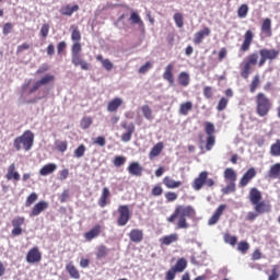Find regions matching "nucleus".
Instances as JSON below:
<instances>
[{
  "label": "nucleus",
  "mask_w": 280,
  "mask_h": 280,
  "mask_svg": "<svg viewBox=\"0 0 280 280\" xmlns=\"http://www.w3.org/2000/svg\"><path fill=\"white\" fill-rule=\"evenodd\" d=\"M279 175H280V163H276L270 167L268 172V176L269 178H279Z\"/></svg>",
  "instance_id": "nucleus-40"
},
{
  "label": "nucleus",
  "mask_w": 280,
  "mask_h": 280,
  "mask_svg": "<svg viewBox=\"0 0 280 280\" xmlns=\"http://www.w3.org/2000/svg\"><path fill=\"white\" fill-rule=\"evenodd\" d=\"M196 215V209L191 206H176L172 215L166 220L170 224H176V229H189L187 218H194Z\"/></svg>",
  "instance_id": "nucleus-1"
},
{
  "label": "nucleus",
  "mask_w": 280,
  "mask_h": 280,
  "mask_svg": "<svg viewBox=\"0 0 280 280\" xmlns=\"http://www.w3.org/2000/svg\"><path fill=\"white\" fill-rule=\"evenodd\" d=\"M192 108H194V103H191L190 101L183 103L179 106V115L187 116L189 115V110H191Z\"/></svg>",
  "instance_id": "nucleus-39"
},
{
  "label": "nucleus",
  "mask_w": 280,
  "mask_h": 280,
  "mask_svg": "<svg viewBox=\"0 0 280 280\" xmlns=\"http://www.w3.org/2000/svg\"><path fill=\"white\" fill-rule=\"evenodd\" d=\"M255 38V33L253 31L248 30L244 34V40L241 45V51H248L250 49V46L253 45V40Z\"/></svg>",
  "instance_id": "nucleus-18"
},
{
  "label": "nucleus",
  "mask_w": 280,
  "mask_h": 280,
  "mask_svg": "<svg viewBox=\"0 0 280 280\" xmlns=\"http://www.w3.org/2000/svg\"><path fill=\"white\" fill-rule=\"evenodd\" d=\"M151 195L155 197L163 196V186H161V184L154 185Z\"/></svg>",
  "instance_id": "nucleus-53"
},
{
  "label": "nucleus",
  "mask_w": 280,
  "mask_h": 280,
  "mask_svg": "<svg viewBox=\"0 0 280 280\" xmlns=\"http://www.w3.org/2000/svg\"><path fill=\"white\" fill-rule=\"evenodd\" d=\"M121 128L127 130V132L121 135V141H124V143H128L135 133V122H130V125H128V122L124 121L121 122Z\"/></svg>",
  "instance_id": "nucleus-15"
},
{
  "label": "nucleus",
  "mask_w": 280,
  "mask_h": 280,
  "mask_svg": "<svg viewBox=\"0 0 280 280\" xmlns=\"http://www.w3.org/2000/svg\"><path fill=\"white\" fill-rule=\"evenodd\" d=\"M259 65V54H250L241 66V75L244 80H248V75L253 72V67Z\"/></svg>",
  "instance_id": "nucleus-5"
},
{
  "label": "nucleus",
  "mask_w": 280,
  "mask_h": 280,
  "mask_svg": "<svg viewBox=\"0 0 280 280\" xmlns=\"http://www.w3.org/2000/svg\"><path fill=\"white\" fill-rule=\"evenodd\" d=\"M223 176L229 183H235L237 180V173L231 167L225 168Z\"/></svg>",
  "instance_id": "nucleus-35"
},
{
  "label": "nucleus",
  "mask_w": 280,
  "mask_h": 280,
  "mask_svg": "<svg viewBox=\"0 0 280 280\" xmlns=\"http://www.w3.org/2000/svg\"><path fill=\"white\" fill-rule=\"evenodd\" d=\"M249 248H250V245L246 241H242L237 245V250H240V253H243V255H246V253H248Z\"/></svg>",
  "instance_id": "nucleus-48"
},
{
  "label": "nucleus",
  "mask_w": 280,
  "mask_h": 280,
  "mask_svg": "<svg viewBox=\"0 0 280 280\" xmlns=\"http://www.w3.org/2000/svg\"><path fill=\"white\" fill-rule=\"evenodd\" d=\"M176 242H178V235L176 233L160 238V243L162 244V246H170Z\"/></svg>",
  "instance_id": "nucleus-29"
},
{
  "label": "nucleus",
  "mask_w": 280,
  "mask_h": 280,
  "mask_svg": "<svg viewBox=\"0 0 280 280\" xmlns=\"http://www.w3.org/2000/svg\"><path fill=\"white\" fill-rule=\"evenodd\" d=\"M86 152V145L80 144L75 150H74V156L75 159H82Z\"/></svg>",
  "instance_id": "nucleus-49"
},
{
  "label": "nucleus",
  "mask_w": 280,
  "mask_h": 280,
  "mask_svg": "<svg viewBox=\"0 0 280 280\" xmlns=\"http://www.w3.org/2000/svg\"><path fill=\"white\" fill-rule=\"evenodd\" d=\"M203 97H206V100H212L213 98V88L205 86L203 88Z\"/></svg>",
  "instance_id": "nucleus-61"
},
{
  "label": "nucleus",
  "mask_w": 280,
  "mask_h": 280,
  "mask_svg": "<svg viewBox=\"0 0 280 280\" xmlns=\"http://www.w3.org/2000/svg\"><path fill=\"white\" fill-rule=\"evenodd\" d=\"M96 60L102 63V67L103 69H105V71H113V69L115 68L113 61L109 59H104L102 55H97Z\"/></svg>",
  "instance_id": "nucleus-33"
},
{
  "label": "nucleus",
  "mask_w": 280,
  "mask_h": 280,
  "mask_svg": "<svg viewBox=\"0 0 280 280\" xmlns=\"http://www.w3.org/2000/svg\"><path fill=\"white\" fill-rule=\"evenodd\" d=\"M260 38H272V20L266 18L260 24Z\"/></svg>",
  "instance_id": "nucleus-11"
},
{
  "label": "nucleus",
  "mask_w": 280,
  "mask_h": 280,
  "mask_svg": "<svg viewBox=\"0 0 280 280\" xmlns=\"http://www.w3.org/2000/svg\"><path fill=\"white\" fill-rule=\"evenodd\" d=\"M226 106H229V98L221 97L217 105V110H219V113H222V110H225Z\"/></svg>",
  "instance_id": "nucleus-50"
},
{
  "label": "nucleus",
  "mask_w": 280,
  "mask_h": 280,
  "mask_svg": "<svg viewBox=\"0 0 280 280\" xmlns=\"http://www.w3.org/2000/svg\"><path fill=\"white\" fill-rule=\"evenodd\" d=\"M70 30H71V40H73L74 43H80V40H82V33H80V28H78V26L75 25H72Z\"/></svg>",
  "instance_id": "nucleus-36"
},
{
  "label": "nucleus",
  "mask_w": 280,
  "mask_h": 280,
  "mask_svg": "<svg viewBox=\"0 0 280 280\" xmlns=\"http://www.w3.org/2000/svg\"><path fill=\"white\" fill-rule=\"evenodd\" d=\"M113 163L115 167H121V165H126V156L124 155L115 156Z\"/></svg>",
  "instance_id": "nucleus-52"
},
{
  "label": "nucleus",
  "mask_w": 280,
  "mask_h": 280,
  "mask_svg": "<svg viewBox=\"0 0 280 280\" xmlns=\"http://www.w3.org/2000/svg\"><path fill=\"white\" fill-rule=\"evenodd\" d=\"M82 52V44L80 42H74L71 47V56H79Z\"/></svg>",
  "instance_id": "nucleus-44"
},
{
  "label": "nucleus",
  "mask_w": 280,
  "mask_h": 280,
  "mask_svg": "<svg viewBox=\"0 0 280 280\" xmlns=\"http://www.w3.org/2000/svg\"><path fill=\"white\" fill-rule=\"evenodd\" d=\"M174 21H175L177 27H183V25H185V22L183 20V14H180V13L174 14Z\"/></svg>",
  "instance_id": "nucleus-63"
},
{
  "label": "nucleus",
  "mask_w": 280,
  "mask_h": 280,
  "mask_svg": "<svg viewBox=\"0 0 280 280\" xmlns=\"http://www.w3.org/2000/svg\"><path fill=\"white\" fill-rule=\"evenodd\" d=\"M248 200L250 205H253L254 210L258 213V215L270 213L272 211V206H270L268 201H261L262 195L257 187L249 189Z\"/></svg>",
  "instance_id": "nucleus-2"
},
{
  "label": "nucleus",
  "mask_w": 280,
  "mask_h": 280,
  "mask_svg": "<svg viewBox=\"0 0 280 280\" xmlns=\"http://www.w3.org/2000/svg\"><path fill=\"white\" fill-rule=\"evenodd\" d=\"M177 81H178V84L180 86H189V82H190V79H189V73L187 72H180L177 77Z\"/></svg>",
  "instance_id": "nucleus-37"
},
{
  "label": "nucleus",
  "mask_w": 280,
  "mask_h": 280,
  "mask_svg": "<svg viewBox=\"0 0 280 280\" xmlns=\"http://www.w3.org/2000/svg\"><path fill=\"white\" fill-rule=\"evenodd\" d=\"M78 10H80V5L74 4L71 7L67 4L60 9V14H62V16H72L73 12H78Z\"/></svg>",
  "instance_id": "nucleus-31"
},
{
  "label": "nucleus",
  "mask_w": 280,
  "mask_h": 280,
  "mask_svg": "<svg viewBox=\"0 0 280 280\" xmlns=\"http://www.w3.org/2000/svg\"><path fill=\"white\" fill-rule=\"evenodd\" d=\"M118 226H126L130 222V207L128 205H120L118 207Z\"/></svg>",
  "instance_id": "nucleus-9"
},
{
  "label": "nucleus",
  "mask_w": 280,
  "mask_h": 280,
  "mask_svg": "<svg viewBox=\"0 0 280 280\" xmlns=\"http://www.w3.org/2000/svg\"><path fill=\"white\" fill-rule=\"evenodd\" d=\"M224 211H226V205H220L212 217L208 220L209 226H213L214 224H218L220 222V218L224 214Z\"/></svg>",
  "instance_id": "nucleus-16"
},
{
  "label": "nucleus",
  "mask_w": 280,
  "mask_h": 280,
  "mask_svg": "<svg viewBox=\"0 0 280 280\" xmlns=\"http://www.w3.org/2000/svg\"><path fill=\"white\" fill-rule=\"evenodd\" d=\"M93 124V118L85 116L81 119L80 121V126L82 128V130H86L89 128H91V125Z\"/></svg>",
  "instance_id": "nucleus-43"
},
{
  "label": "nucleus",
  "mask_w": 280,
  "mask_h": 280,
  "mask_svg": "<svg viewBox=\"0 0 280 280\" xmlns=\"http://www.w3.org/2000/svg\"><path fill=\"white\" fill-rule=\"evenodd\" d=\"M11 224L13 226V230L11 231V235L13 237H19V235H23V224H25V218L24 217H16L11 221Z\"/></svg>",
  "instance_id": "nucleus-12"
},
{
  "label": "nucleus",
  "mask_w": 280,
  "mask_h": 280,
  "mask_svg": "<svg viewBox=\"0 0 280 280\" xmlns=\"http://www.w3.org/2000/svg\"><path fill=\"white\" fill-rule=\"evenodd\" d=\"M43 260V254H40V249L38 247H32L26 254L27 264H40Z\"/></svg>",
  "instance_id": "nucleus-13"
},
{
  "label": "nucleus",
  "mask_w": 280,
  "mask_h": 280,
  "mask_svg": "<svg viewBox=\"0 0 280 280\" xmlns=\"http://www.w3.org/2000/svg\"><path fill=\"white\" fill-rule=\"evenodd\" d=\"M163 80L168 82L171 86L174 85V63H168L163 72Z\"/></svg>",
  "instance_id": "nucleus-21"
},
{
  "label": "nucleus",
  "mask_w": 280,
  "mask_h": 280,
  "mask_svg": "<svg viewBox=\"0 0 280 280\" xmlns=\"http://www.w3.org/2000/svg\"><path fill=\"white\" fill-rule=\"evenodd\" d=\"M56 148L59 152H67V149L69 148V142L65 141H58L56 142Z\"/></svg>",
  "instance_id": "nucleus-56"
},
{
  "label": "nucleus",
  "mask_w": 280,
  "mask_h": 280,
  "mask_svg": "<svg viewBox=\"0 0 280 280\" xmlns=\"http://www.w3.org/2000/svg\"><path fill=\"white\" fill-rule=\"evenodd\" d=\"M106 255H108V248L106 247V245H101L97 248V253H96L97 259H104V257H106Z\"/></svg>",
  "instance_id": "nucleus-47"
},
{
  "label": "nucleus",
  "mask_w": 280,
  "mask_h": 280,
  "mask_svg": "<svg viewBox=\"0 0 280 280\" xmlns=\"http://www.w3.org/2000/svg\"><path fill=\"white\" fill-rule=\"evenodd\" d=\"M213 187L215 185V180L213 178H209V172L202 171L197 178L194 179L191 187L195 191H200L203 187Z\"/></svg>",
  "instance_id": "nucleus-6"
},
{
  "label": "nucleus",
  "mask_w": 280,
  "mask_h": 280,
  "mask_svg": "<svg viewBox=\"0 0 280 280\" xmlns=\"http://www.w3.org/2000/svg\"><path fill=\"white\" fill-rule=\"evenodd\" d=\"M36 200H38V194L36 192H32L25 201V207H32L33 202H36Z\"/></svg>",
  "instance_id": "nucleus-55"
},
{
  "label": "nucleus",
  "mask_w": 280,
  "mask_h": 280,
  "mask_svg": "<svg viewBox=\"0 0 280 280\" xmlns=\"http://www.w3.org/2000/svg\"><path fill=\"white\" fill-rule=\"evenodd\" d=\"M110 189L108 187H104L101 194V197L98 198V206L104 209L106 205L110 203Z\"/></svg>",
  "instance_id": "nucleus-24"
},
{
  "label": "nucleus",
  "mask_w": 280,
  "mask_h": 280,
  "mask_svg": "<svg viewBox=\"0 0 280 280\" xmlns=\"http://www.w3.org/2000/svg\"><path fill=\"white\" fill-rule=\"evenodd\" d=\"M13 28H14V25H12V23L10 22H7L2 27L3 35L8 36V34H11Z\"/></svg>",
  "instance_id": "nucleus-62"
},
{
  "label": "nucleus",
  "mask_w": 280,
  "mask_h": 280,
  "mask_svg": "<svg viewBox=\"0 0 280 280\" xmlns=\"http://www.w3.org/2000/svg\"><path fill=\"white\" fill-rule=\"evenodd\" d=\"M13 147L16 152H21V150L30 152V150L34 148V132H32V130L24 131L22 136L13 140Z\"/></svg>",
  "instance_id": "nucleus-3"
},
{
  "label": "nucleus",
  "mask_w": 280,
  "mask_h": 280,
  "mask_svg": "<svg viewBox=\"0 0 280 280\" xmlns=\"http://www.w3.org/2000/svg\"><path fill=\"white\" fill-rule=\"evenodd\" d=\"M206 36H211V28H209L207 26L203 27V30H200L199 32H197L195 34L194 44L200 45V43H202V40H205Z\"/></svg>",
  "instance_id": "nucleus-25"
},
{
  "label": "nucleus",
  "mask_w": 280,
  "mask_h": 280,
  "mask_svg": "<svg viewBox=\"0 0 280 280\" xmlns=\"http://www.w3.org/2000/svg\"><path fill=\"white\" fill-rule=\"evenodd\" d=\"M121 104H124V100H121L120 97H115L107 105L108 113H117V110L119 109V106H121Z\"/></svg>",
  "instance_id": "nucleus-28"
},
{
  "label": "nucleus",
  "mask_w": 280,
  "mask_h": 280,
  "mask_svg": "<svg viewBox=\"0 0 280 280\" xmlns=\"http://www.w3.org/2000/svg\"><path fill=\"white\" fill-rule=\"evenodd\" d=\"M71 62L75 67H80L82 69V71H91V69H92L91 63H89V62L84 61V59H82V55H72Z\"/></svg>",
  "instance_id": "nucleus-17"
},
{
  "label": "nucleus",
  "mask_w": 280,
  "mask_h": 280,
  "mask_svg": "<svg viewBox=\"0 0 280 280\" xmlns=\"http://www.w3.org/2000/svg\"><path fill=\"white\" fill-rule=\"evenodd\" d=\"M56 170H58V165L54 164V163H49L44 165L40 171L39 174L40 176H49V174H54V172H56Z\"/></svg>",
  "instance_id": "nucleus-32"
},
{
  "label": "nucleus",
  "mask_w": 280,
  "mask_h": 280,
  "mask_svg": "<svg viewBox=\"0 0 280 280\" xmlns=\"http://www.w3.org/2000/svg\"><path fill=\"white\" fill-rule=\"evenodd\" d=\"M258 86H261V79H259V74H256L249 84V92L255 93Z\"/></svg>",
  "instance_id": "nucleus-41"
},
{
  "label": "nucleus",
  "mask_w": 280,
  "mask_h": 280,
  "mask_svg": "<svg viewBox=\"0 0 280 280\" xmlns=\"http://www.w3.org/2000/svg\"><path fill=\"white\" fill-rule=\"evenodd\" d=\"M152 69V62L147 61L143 66H141L138 70V73L144 74L148 73Z\"/></svg>",
  "instance_id": "nucleus-60"
},
{
  "label": "nucleus",
  "mask_w": 280,
  "mask_h": 280,
  "mask_svg": "<svg viewBox=\"0 0 280 280\" xmlns=\"http://www.w3.org/2000/svg\"><path fill=\"white\" fill-rule=\"evenodd\" d=\"M256 101V114L258 117H266L272 110V101L264 93L259 92L255 96Z\"/></svg>",
  "instance_id": "nucleus-4"
},
{
  "label": "nucleus",
  "mask_w": 280,
  "mask_h": 280,
  "mask_svg": "<svg viewBox=\"0 0 280 280\" xmlns=\"http://www.w3.org/2000/svg\"><path fill=\"white\" fill-rule=\"evenodd\" d=\"M101 233H102V225L97 224L89 232H85L84 237L86 242H92V240H95V237H100Z\"/></svg>",
  "instance_id": "nucleus-26"
},
{
  "label": "nucleus",
  "mask_w": 280,
  "mask_h": 280,
  "mask_svg": "<svg viewBox=\"0 0 280 280\" xmlns=\"http://www.w3.org/2000/svg\"><path fill=\"white\" fill-rule=\"evenodd\" d=\"M54 80H56L55 75L45 74L42 79L34 83V85L28 90L27 95H33V93H36L40 86H47V84H51Z\"/></svg>",
  "instance_id": "nucleus-10"
},
{
  "label": "nucleus",
  "mask_w": 280,
  "mask_h": 280,
  "mask_svg": "<svg viewBox=\"0 0 280 280\" xmlns=\"http://www.w3.org/2000/svg\"><path fill=\"white\" fill-rule=\"evenodd\" d=\"M127 172L131 176H142L143 174V166L139 164V162H131L129 166L127 167Z\"/></svg>",
  "instance_id": "nucleus-23"
},
{
  "label": "nucleus",
  "mask_w": 280,
  "mask_h": 280,
  "mask_svg": "<svg viewBox=\"0 0 280 280\" xmlns=\"http://www.w3.org/2000/svg\"><path fill=\"white\" fill-rule=\"evenodd\" d=\"M128 235L130 242H133V244H141L143 242V230L132 229Z\"/></svg>",
  "instance_id": "nucleus-22"
},
{
  "label": "nucleus",
  "mask_w": 280,
  "mask_h": 280,
  "mask_svg": "<svg viewBox=\"0 0 280 280\" xmlns=\"http://www.w3.org/2000/svg\"><path fill=\"white\" fill-rule=\"evenodd\" d=\"M129 21H131L133 25H143V21H141V16H139L137 12L131 13Z\"/></svg>",
  "instance_id": "nucleus-51"
},
{
  "label": "nucleus",
  "mask_w": 280,
  "mask_h": 280,
  "mask_svg": "<svg viewBox=\"0 0 280 280\" xmlns=\"http://www.w3.org/2000/svg\"><path fill=\"white\" fill-rule=\"evenodd\" d=\"M279 279V265H273L271 269V275L268 280H277Z\"/></svg>",
  "instance_id": "nucleus-57"
},
{
  "label": "nucleus",
  "mask_w": 280,
  "mask_h": 280,
  "mask_svg": "<svg viewBox=\"0 0 280 280\" xmlns=\"http://www.w3.org/2000/svg\"><path fill=\"white\" fill-rule=\"evenodd\" d=\"M236 186H235V182H230V184L226 185V187H224L222 189L223 194H233L235 192Z\"/></svg>",
  "instance_id": "nucleus-58"
},
{
  "label": "nucleus",
  "mask_w": 280,
  "mask_h": 280,
  "mask_svg": "<svg viewBox=\"0 0 280 280\" xmlns=\"http://www.w3.org/2000/svg\"><path fill=\"white\" fill-rule=\"evenodd\" d=\"M163 185H165V187L167 189H178V187H180V185H183V182L180 180H174V178H172L171 176H165L162 180Z\"/></svg>",
  "instance_id": "nucleus-27"
},
{
  "label": "nucleus",
  "mask_w": 280,
  "mask_h": 280,
  "mask_svg": "<svg viewBox=\"0 0 280 280\" xmlns=\"http://www.w3.org/2000/svg\"><path fill=\"white\" fill-rule=\"evenodd\" d=\"M66 270L68 275L71 277V279H80V271L78 270L75 265H73V262H69L66 266Z\"/></svg>",
  "instance_id": "nucleus-34"
},
{
  "label": "nucleus",
  "mask_w": 280,
  "mask_h": 280,
  "mask_svg": "<svg viewBox=\"0 0 280 280\" xmlns=\"http://www.w3.org/2000/svg\"><path fill=\"white\" fill-rule=\"evenodd\" d=\"M164 144L163 142H158L151 151L149 152V159L152 161L153 159H156L162 152H163Z\"/></svg>",
  "instance_id": "nucleus-30"
},
{
  "label": "nucleus",
  "mask_w": 280,
  "mask_h": 280,
  "mask_svg": "<svg viewBox=\"0 0 280 280\" xmlns=\"http://www.w3.org/2000/svg\"><path fill=\"white\" fill-rule=\"evenodd\" d=\"M46 209H49V203L47 201H39L37 202L30 213V218H36L37 215H40L43 211H46Z\"/></svg>",
  "instance_id": "nucleus-19"
},
{
  "label": "nucleus",
  "mask_w": 280,
  "mask_h": 280,
  "mask_svg": "<svg viewBox=\"0 0 280 280\" xmlns=\"http://www.w3.org/2000/svg\"><path fill=\"white\" fill-rule=\"evenodd\" d=\"M280 51L277 49H268L262 48L259 50L260 59L258 61V67H264L266 65V61L269 60V62H272V60H277L279 58Z\"/></svg>",
  "instance_id": "nucleus-7"
},
{
  "label": "nucleus",
  "mask_w": 280,
  "mask_h": 280,
  "mask_svg": "<svg viewBox=\"0 0 280 280\" xmlns=\"http://www.w3.org/2000/svg\"><path fill=\"white\" fill-rule=\"evenodd\" d=\"M255 176H257V170H255V167L248 168L240 179L238 186L246 187Z\"/></svg>",
  "instance_id": "nucleus-14"
},
{
  "label": "nucleus",
  "mask_w": 280,
  "mask_h": 280,
  "mask_svg": "<svg viewBox=\"0 0 280 280\" xmlns=\"http://www.w3.org/2000/svg\"><path fill=\"white\" fill-rule=\"evenodd\" d=\"M166 202H174L175 200H178V194L174 191H167L165 195Z\"/></svg>",
  "instance_id": "nucleus-59"
},
{
  "label": "nucleus",
  "mask_w": 280,
  "mask_h": 280,
  "mask_svg": "<svg viewBox=\"0 0 280 280\" xmlns=\"http://www.w3.org/2000/svg\"><path fill=\"white\" fill-rule=\"evenodd\" d=\"M224 242L230 244L231 246H235L237 244V236H231V234H224Z\"/></svg>",
  "instance_id": "nucleus-54"
},
{
  "label": "nucleus",
  "mask_w": 280,
  "mask_h": 280,
  "mask_svg": "<svg viewBox=\"0 0 280 280\" xmlns=\"http://www.w3.org/2000/svg\"><path fill=\"white\" fill-rule=\"evenodd\" d=\"M237 16L240 19H246L248 16V4H242L237 10Z\"/></svg>",
  "instance_id": "nucleus-45"
},
{
  "label": "nucleus",
  "mask_w": 280,
  "mask_h": 280,
  "mask_svg": "<svg viewBox=\"0 0 280 280\" xmlns=\"http://www.w3.org/2000/svg\"><path fill=\"white\" fill-rule=\"evenodd\" d=\"M176 270L172 267L165 275V280H174L176 279Z\"/></svg>",
  "instance_id": "nucleus-64"
},
{
  "label": "nucleus",
  "mask_w": 280,
  "mask_h": 280,
  "mask_svg": "<svg viewBox=\"0 0 280 280\" xmlns=\"http://www.w3.org/2000/svg\"><path fill=\"white\" fill-rule=\"evenodd\" d=\"M5 178L7 180H15V183H19V180H21V174L16 172V164L12 163L8 167Z\"/></svg>",
  "instance_id": "nucleus-20"
},
{
  "label": "nucleus",
  "mask_w": 280,
  "mask_h": 280,
  "mask_svg": "<svg viewBox=\"0 0 280 280\" xmlns=\"http://www.w3.org/2000/svg\"><path fill=\"white\" fill-rule=\"evenodd\" d=\"M173 268L175 272H185V269L187 268V259L179 258Z\"/></svg>",
  "instance_id": "nucleus-38"
},
{
  "label": "nucleus",
  "mask_w": 280,
  "mask_h": 280,
  "mask_svg": "<svg viewBox=\"0 0 280 280\" xmlns=\"http://www.w3.org/2000/svg\"><path fill=\"white\" fill-rule=\"evenodd\" d=\"M205 132L208 136L206 140V150L210 152L213 150V145H215V125L213 122H205Z\"/></svg>",
  "instance_id": "nucleus-8"
},
{
  "label": "nucleus",
  "mask_w": 280,
  "mask_h": 280,
  "mask_svg": "<svg viewBox=\"0 0 280 280\" xmlns=\"http://www.w3.org/2000/svg\"><path fill=\"white\" fill-rule=\"evenodd\" d=\"M143 117H145L149 121H152L154 119V115H152V108H150L148 105H143L141 107Z\"/></svg>",
  "instance_id": "nucleus-42"
},
{
  "label": "nucleus",
  "mask_w": 280,
  "mask_h": 280,
  "mask_svg": "<svg viewBox=\"0 0 280 280\" xmlns=\"http://www.w3.org/2000/svg\"><path fill=\"white\" fill-rule=\"evenodd\" d=\"M270 154L271 156H280V140H277L276 143L271 144Z\"/></svg>",
  "instance_id": "nucleus-46"
}]
</instances>
